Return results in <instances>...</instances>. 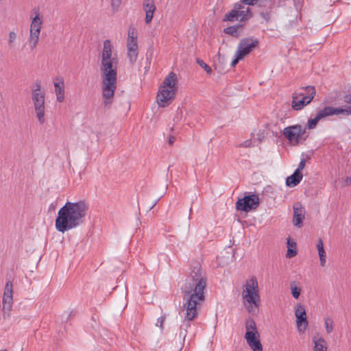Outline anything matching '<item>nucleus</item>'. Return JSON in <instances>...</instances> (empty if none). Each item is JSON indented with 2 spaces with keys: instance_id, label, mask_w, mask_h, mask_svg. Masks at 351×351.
<instances>
[{
  "instance_id": "nucleus-1",
  "label": "nucleus",
  "mask_w": 351,
  "mask_h": 351,
  "mask_svg": "<svg viewBox=\"0 0 351 351\" xmlns=\"http://www.w3.org/2000/svg\"><path fill=\"white\" fill-rule=\"evenodd\" d=\"M117 53L114 51L110 40L104 41L101 53L100 72L101 97L105 107L109 108L114 101L117 82Z\"/></svg>"
},
{
  "instance_id": "nucleus-2",
  "label": "nucleus",
  "mask_w": 351,
  "mask_h": 351,
  "mask_svg": "<svg viewBox=\"0 0 351 351\" xmlns=\"http://www.w3.org/2000/svg\"><path fill=\"white\" fill-rule=\"evenodd\" d=\"M88 204L84 200L66 202L58 210L55 221L56 229L62 233L81 226L88 211Z\"/></svg>"
},
{
  "instance_id": "nucleus-3",
  "label": "nucleus",
  "mask_w": 351,
  "mask_h": 351,
  "mask_svg": "<svg viewBox=\"0 0 351 351\" xmlns=\"http://www.w3.org/2000/svg\"><path fill=\"white\" fill-rule=\"evenodd\" d=\"M205 271L197 265L193 267L191 274L182 287L184 295V304L200 308L205 300L204 290L206 287Z\"/></svg>"
},
{
  "instance_id": "nucleus-4",
  "label": "nucleus",
  "mask_w": 351,
  "mask_h": 351,
  "mask_svg": "<svg viewBox=\"0 0 351 351\" xmlns=\"http://www.w3.org/2000/svg\"><path fill=\"white\" fill-rule=\"evenodd\" d=\"M241 296L243 305L250 313H256L260 306L261 296L257 278L252 276L243 285Z\"/></svg>"
},
{
  "instance_id": "nucleus-5",
  "label": "nucleus",
  "mask_w": 351,
  "mask_h": 351,
  "mask_svg": "<svg viewBox=\"0 0 351 351\" xmlns=\"http://www.w3.org/2000/svg\"><path fill=\"white\" fill-rule=\"evenodd\" d=\"M177 82V76L173 72L169 73L165 78L156 97L160 107L168 106L174 99L178 90Z\"/></svg>"
},
{
  "instance_id": "nucleus-6",
  "label": "nucleus",
  "mask_w": 351,
  "mask_h": 351,
  "mask_svg": "<svg viewBox=\"0 0 351 351\" xmlns=\"http://www.w3.org/2000/svg\"><path fill=\"white\" fill-rule=\"evenodd\" d=\"M241 3H237L233 9L225 14L223 21H244L250 18V8L243 4L253 5L258 3L261 5L265 1H269L270 8L274 4L272 0H241Z\"/></svg>"
},
{
  "instance_id": "nucleus-7",
  "label": "nucleus",
  "mask_w": 351,
  "mask_h": 351,
  "mask_svg": "<svg viewBox=\"0 0 351 351\" xmlns=\"http://www.w3.org/2000/svg\"><path fill=\"white\" fill-rule=\"evenodd\" d=\"M43 24V16L39 8H34L30 14V27L28 42L31 49H34L39 41Z\"/></svg>"
},
{
  "instance_id": "nucleus-8",
  "label": "nucleus",
  "mask_w": 351,
  "mask_h": 351,
  "mask_svg": "<svg viewBox=\"0 0 351 351\" xmlns=\"http://www.w3.org/2000/svg\"><path fill=\"white\" fill-rule=\"evenodd\" d=\"M316 94L314 86L302 87L292 96L291 107L295 110H300L309 104Z\"/></svg>"
},
{
  "instance_id": "nucleus-9",
  "label": "nucleus",
  "mask_w": 351,
  "mask_h": 351,
  "mask_svg": "<svg viewBox=\"0 0 351 351\" xmlns=\"http://www.w3.org/2000/svg\"><path fill=\"white\" fill-rule=\"evenodd\" d=\"M350 108H337L331 106H326L320 110L313 119H308L307 122V128L309 130L313 129L317 123L322 119L332 115H338L341 113H350Z\"/></svg>"
},
{
  "instance_id": "nucleus-10",
  "label": "nucleus",
  "mask_w": 351,
  "mask_h": 351,
  "mask_svg": "<svg viewBox=\"0 0 351 351\" xmlns=\"http://www.w3.org/2000/svg\"><path fill=\"white\" fill-rule=\"evenodd\" d=\"M259 204V197L256 194H251L239 199L236 203V208L239 210L247 213L256 209Z\"/></svg>"
},
{
  "instance_id": "nucleus-11",
  "label": "nucleus",
  "mask_w": 351,
  "mask_h": 351,
  "mask_svg": "<svg viewBox=\"0 0 351 351\" xmlns=\"http://www.w3.org/2000/svg\"><path fill=\"white\" fill-rule=\"evenodd\" d=\"M305 128L300 125H294L284 128L282 134L290 142L298 143L302 139H305Z\"/></svg>"
},
{
  "instance_id": "nucleus-12",
  "label": "nucleus",
  "mask_w": 351,
  "mask_h": 351,
  "mask_svg": "<svg viewBox=\"0 0 351 351\" xmlns=\"http://www.w3.org/2000/svg\"><path fill=\"white\" fill-rule=\"evenodd\" d=\"M3 317L10 315L13 306V285L11 281H7L5 285L2 300Z\"/></svg>"
},
{
  "instance_id": "nucleus-13",
  "label": "nucleus",
  "mask_w": 351,
  "mask_h": 351,
  "mask_svg": "<svg viewBox=\"0 0 351 351\" xmlns=\"http://www.w3.org/2000/svg\"><path fill=\"white\" fill-rule=\"evenodd\" d=\"M32 99L36 117L39 123L43 124L45 122V93L32 94Z\"/></svg>"
},
{
  "instance_id": "nucleus-14",
  "label": "nucleus",
  "mask_w": 351,
  "mask_h": 351,
  "mask_svg": "<svg viewBox=\"0 0 351 351\" xmlns=\"http://www.w3.org/2000/svg\"><path fill=\"white\" fill-rule=\"evenodd\" d=\"M258 45V40L253 37L243 38L240 40L237 50L238 53L241 54L243 58L252 52Z\"/></svg>"
},
{
  "instance_id": "nucleus-15",
  "label": "nucleus",
  "mask_w": 351,
  "mask_h": 351,
  "mask_svg": "<svg viewBox=\"0 0 351 351\" xmlns=\"http://www.w3.org/2000/svg\"><path fill=\"white\" fill-rule=\"evenodd\" d=\"M296 326L300 332H304L308 326L306 310L303 305L298 304L295 309Z\"/></svg>"
},
{
  "instance_id": "nucleus-16",
  "label": "nucleus",
  "mask_w": 351,
  "mask_h": 351,
  "mask_svg": "<svg viewBox=\"0 0 351 351\" xmlns=\"http://www.w3.org/2000/svg\"><path fill=\"white\" fill-rule=\"evenodd\" d=\"M184 308L186 313L180 328L188 331L191 326V321L197 317L199 308L184 304Z\"/></svg>"
},
{
  "instance_id": "nucleus-17",
  "label": "nucleus",
  "mask_w": 351,
  "mask_h": 351,
  "mask_svg": "<svg viewBox=\"0 0 351 351\" xmlns=\"http://www.w3.org/2000/svg\"><path fill=\"white\" fill-rule=\"evenodd\" d=\"M53 86L57 101L59 103L63 102L65 99V85L63 78L62 77H56Z\"/></svg>"
},
{
  "instance_id": "nucleus-18",
  "label": "nucleus",
  "mask_w": 351,
  "mask_h": 351,
  "mask_svg": "<svg viewBox=\"0 0 351 351\" xmlns=\"http://www.w3.org/2000/svg\"><path fill=\"white\" fill-rule=\"evenodd\" d=\"M305 216V209L299 202L293 205V223L294 226L300 227Z\"/></svg>"
},
{
  "instance_id": "nucleus-19",
  "label": "nucleus",
  "mask_w": 351,
  "mask_h": 351,
  "mask_svg": "<svg viewBox=\"0 0 351 351\" xmlns=\"http://www.w3.org/2000/svg\"><path fill=\"white\" fill-rule=\"evenodd\" d=\"M138 33L135 27H130L128 30V36L127 39V51L138 50Z\"/></svg>"
},
{
  "instance_id": "nucleus-20",
  "label": "nucleus",
  "mask_w": 351,
  "mask_h": 351,
  "mask_svg": "<svg viewBox=\"0 0 351 351\" xmlns=\"http://www.w3.org/2000/svg\"><path fill=\"white\" fill-rule=\"evenodd\" d=\"M143 8L145 12V23L149 24L152 21L154 13L156 10L154 0H143Z\"/></svg>"
},
{
  "instance_id": "nucleus-21",
  "label": "nucleus",
  "mask_w": 351,
  "mask_h": 351,
  "mask_svg": "<svg viewBox=\"0 0 351 351\" xmlns=\"http://www.w3.org/2000/svg\"><path fill=\"white\" fill-rule=\"evenodd\" d=\"M258 336H254L252 333H245V338L253 351H261L263 346L261 341L256 339Z\"/></svg>"
},
{
  "instance_id": "nucleus-22",
  "label": "nucleus",
  "mask_w": 351,
  "mask_h": 351,
  "mask_svg": "<svg viewBox=\"0 0 351 351\" xmlns=\"http://www.w3.org/2000/svg\"><path fill=\"white\" fill-rule=\"evenodd\" d=\"M302 178V173L299 172L298 170H295L291 176L287 177L286 180V184L289 187H294L301 182Z\"/></svg>"
},
{
  "instance_id": "nucleus-23",
  "label": "nucleus",
  "mask_w": 351,
  "mask_h": 351,
  "mask_svg": "<svg viewBox=\"0 0 351 351\" xmlns=\"http://www.w3.org/2000/svg\"><path fill=\"white\" fill-rule=\"evenodd\" d=\"M316 247L320 261V265L324 267L326 263V253L324 247L323 241L321 238L318 239Z\"/></svg>"
},
{
  "instance_id": "nucleus-24",
  "label": "nucleus",
  "mask_w": 351,
  "mask_h": 351,
  "mask_svg": "<svg viewBox=\"0 0 351 351\" xmlns=\"http://www.w3.org/2000/svg\"><path fill=\"white\" fill-rule=\"evenodd\" d=\"M287 252L286 256L287 258H293L297 255V245L295 241H291V239L289 237L287 239Z\"/></svg>"
},
{
  "instance_id": "nucleus-25",
  "label": "nucleus",
  "mask_w": 351,
  "mask_h": 351,
  "mask_svg": "<svg viewBox=\"0 0 351 351\" xmlns=\"http://www.w3.org/2000/svg\"><path fill=\"white\" fill-rule=\"evenodd\" d=\"M245 328H246V333H252L254 336H258L259 337L258 332L257 331L256 322L253 319H248L246 320L245 323Z\"/></svg>"
},
{
  "instance_id": "nucleus-26",
  "label": "nucleus",
  "mask_w": 351,
  "mask_h": 351,
  "mask_svg": "<svg viewBox=\"0 0 351 351\" xmlns=\"http://www.w3.org/2000/svg\"><path fill=\"white\" fill-rule=\"evenodd\" d=\"M291 293L293 297L298 299L300 295L301 287L297 285L296 282H292L290 285Z\"/></svg>"
},
{
  "instance_id": "nucleus-27",
  "label": "nucleus",
  "mask_w": 351,
  "mask_h": 351,
  "mask_svg": "<svg viewBox=\"0 0 351 351\" xmlns=\"http://www.w3.org/2000/svg\"><path fill=\"white\" fill-rule=\"evenodd\" d=\"M314 343V351H327L325 341L322 338L315 341Z\"/></svg>"
},
{
  "instance_id": "nucleus-28",
  "label": "nucleus",
  "mask_w": 351,
  "mask_h": 351,
  "mask_svg": "<svg viewBox=\"0 0 351 351\" xmlns=\"http://www.w3.org/2000/svg\"><path fill=\"white\" fill-rule=\"evenodd\" d=\"M240 25L230 26L224 29V32L227 34L238 37L239 36V29Z\"/></svg>"
},
{
  "instance_id": "nucleus-29",
  "label": "nucleus",
  "mask_w": 351,
  "mask_h": 351,
  "mask_svg": "<svg viewBox=\"0 0 351 351\" xmlns=\"http://www.w3.org/2000/svg\"><path fill=\"white\" fill-rule=\"evenodd\" d=\"M324 324L326 331L328 334H330L333 330L334 322L332 318L326 317L324 318Z\"/></svg>"
},
{
  "instance_id": "nucleus-30",
  "label": "nucleus",
  "mask_w": 351,
  "mask_h": 351,
  "mask_svg": "<svg viewBox=\"0 0 351 351\" xmlns=\"http://www.w3.org/2000/svg\"><path fill=\"white\" fill-rule=\"evenodd\" d=\"M127 53L130 63L134 64L137 60L138 50L127 51Z\"/></svg>"
},
{
  "instance_id": "nucleus-31",
  "label": "nucleus",
  "mask_w": 351,
  "mask_h": 351,
  "mask_svg": "<svg viewBox=\"0 0 351 351\" xmlns=\"http://www.w3.org/2000/svg\"><path fill=\"white\" fill-rule=\"evenodd\" d=\"M16 34L12 31L9 32L8 34V45L10 48H13L14 47V43L16 40Z\"/></svg>"
},
{
  "instance_id": "nucleus-32",
  "label": "nucleus",
  "mask_w": 351,
  "mask_h": 351,
  "mask_svg": "<svg viewBox=\"0 0 351 351\" xmlns=\"http://www.w3.org/2000/svg\"><path fill=\"white\" fill-rule=\"evenodd\" d=\"M187 335V330H183L182 328H180L179 333L178 334V337L180 339V343L183 346L185 341V338Z\"/></svg>"
},
{
  "instance_id": "nucleus-33",
  "label": "nucleus",
  "mask_w": 351,
  "mask_h": 351,
  "mask_svg": "<svg viewBox=\"0 0 351 351\" xmlns=\"http://www.w3.org/2000/svg\"><path fill=\"white\" fill-rule=\"evenodd\" d=\"M197 63L202 68H203L207 73H210L212 72L211 68L206 63H205L203 60H202L200 59H197Z\"/></svg>"
},
{
  "instance_id": "nucleus-34",
  "label": "nucleus",
  "mask_w": 351,
  "mask_h": 351,
  "mask_svg": "<svg viewBox=\"0 0 351 351\" xmlns=\"http://www.w3.org/2000/svg\"><path fill=\"white\" fill-rule=\"evenodd\" d=\"M35 93H45L41 90V85L40 82H36L32 87V94Z\"/></svg>"
},
{
  "instance_id": "nucleus-35",
  "label": "nucleus",
  "mask_w": 351,
  "mask_h": 351,
  "mask_svg": "<svg viewBox=\"0 0 351 351\" xmlns=\"http://www.w3.org/2000/svg\"><path fill=\"white\" fill-rule=\"evenodd\" d=\"M345 101L347 103L351 104V94L348 95L345 97ZM340 108H350L351 110V106H343V107H341ZM340 114L350 115V114H351V112L350 113H341Z\"/></svg>"
},
{
  "instance_id": "nucleus-36",
  "label": "nucleus",
  "mask_w": 351,
  "mask_h": 351,
  "mask_svg": "<svg viewBox=\"0 0 351 351\" xmlns=\"http://www.w3.org/2000/svg\"><path fill=\"white\" fill-rule=\"evenodd\" d=\"M121 0H111V5L113 11H117L121 5Z\"/></svg>"
},
{
  "instance_id": "nucleus-37",
  "label": "nucleus",
  "mask_w": 351,
  "mask_h": 351,
  "mask_svg": "<svg viewBox=\"0 0 351 351\" xmlns=\"http://www.w3.org/2000/svg\"><path fill=\"white\" fill-rule=\"evenodd\" d=\"M234 57H235V58L231 62L232 66H234L236 64H237V63L239 62V60L243 59L242 56L241 54L238 53L237 51L235 52Z\"/></svg>"
},
{
  "instance_id": "nucleus-38",
  "label": "nucleus",
  "mask_w": 351,
  "mask_h": 351,
  "mask_svg": "<svg viewBox=\"0 0 351 351\" xmlns=\"http://www.w3.org/2000/svg\"><path fill=\"white\" fill-rule=\"evenodd\" d=\"M306 165V160L304 158L301 159L298 168L295 170H298L299 172H301V171L304 168Z\"/></svg>"
},
{
  "instance_id": "nucleus-39",
  "label": "nucleus",
  "mask_w": 351,
  "mask_h": 351,
  "mask_svg": "<svg viewBox=\"0 0 351 351\" xmlns=\"http://www.w3.org/2000/svg\"><path fill=\"white\" fill-rule=\"evenodd\" d=\"M251 145H252V140L247 139V140L243 141L239 146L243 147H249L251 146Z\"/></svg>"
},
{
  "instance_id": "nucleus-40",
  "label": "nucleus",
  "mask_w": 351,
  "mask_h": 351,
  "mask_svg": "<svg viewBox=\"0 0 351 351\" xmlns=\"http://www.w3.org/2000/svg\"><path fill=\"white\" fill-rule=\"evenodd\" d=\"M165 321V318L163 317H160L157 319L156 326H159L160 328H162L163 322Z\"/></svg>"
},
{
  "instance_id": "nucleus-41",
  "label": "nucleus",
  "mask_w": 351,
  "mask_h": 351,
  "mask_svg": "<svg viewBox=\"0 0 351 351\" xmlns=\"http://www.w3.org/2000/svg\"><path fill=\"white\" fill-rule=\"evenodd\" d=\"M344 182H345V184H346V185H350V184H351V177L347 176V177L345 178Z\"/></svg>"
},
{
  "instance_id": "nucleus-42",
  "label": "nucleus",
  "mask_w": 351,
  "mask_h": 351,
  "mask_svg": "<svg viewBox=\"0 0 351 351\" xmlns=\"http://www.w3.org/2000/svg\"><path fill=\"white\" fill-rule=\"evenodd\" d=\"M175 141V138L173 136H170L168 140V143L170 145H172Z\"/></svg>"
},
{
  "instance_id": "nucleus-43",
  "label": "nucleus",
  "mask_w": 351,
  "mask_h": 351,
  "mask_svg": "<svg viewBox=\"0 0 351 351\" xmlns=\"http://www.w3.org/2000/svg\"><path fill=\"white\" fill-rule=\"evenodd\" d=\"M261 16H262L264 19H267V16H268V14H267L261 13Z\"/></svg>"
},
{
  "instance_id": "nucleus-44",
  "label": "nucleus",
  "mask_w": 351,
  "mask_h": 351,
  "mask_svg": "<svg viewBox=\"0 0 351 351\" xmlns=\"http://www.w3.org/2000/svg\"><path fill=\"white\" fill-rule=\"evenodd\" d=\"M156 204V202L152 205V206L151 207V208H152L153 207H154V206Z\"/></svg>"
},
{
  "instance_id": "nucleus-45",
  "label": "nucleus",
  "mask_w": 351,
  "mask_h": 351,
  "mask_svg": "<svg viewBox=\"0 0 351 351\" xmlns=\"http://www.w3.org/2000/svg\"><path fill=\"white\" fill-rule=\"evenodd\" d=\"M0 351H6V350H0Z\"/></svg>"
}]
</instances>
